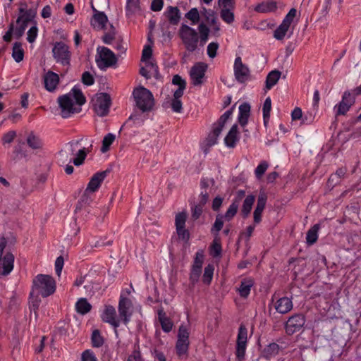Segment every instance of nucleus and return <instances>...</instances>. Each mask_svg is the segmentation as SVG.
<instances>
[{"instance_id":"52","label":"nucleus","mask_w":361,"mask_h":361,"mask_svg":"<svg viewBox=\"0 0 361 361\" xmlns=\"http://www.w3.org/2000/svg\"><path fill=\"white\" fill-rule=\"evenodd\" d=\"M269 164L267 161H262L257 167L255 169V173L256 177L259 179L264 175L267 169H268Z\"/></svg>"},{"instance_id":"17","label":"nucleus","mask_w":361,"mask_h":361,"mask_svg":"<svg viewBox=\"0 0 361 361\" xmlns=\"http://www.w3.org/2000/svg\"><path fill=\"white\" fill-rule=\"evenodd\" d=\"M110 172L109 170H105L103 171L97 172L94 173L90 178L87 186L85 189L86 192H94L100 187L102 183L104 181L108 173Z\"/></svg>"},{"instance_id":"18","label":"nucleus","mask_w":361,"mask_h":361,"mask_svg":"<svg viewBox=\"0 0 361 361\" xmlns=\"http://www.w3.org/2000/svg\"><path fill=\"white\" fill-rule=\"evenodd\" d=\"M15 257L11 252H6L0 259V275L8 276L13 269Z\"/></svg>"},{"instance_id":"19","label":"nucleus","mask_w":361,"mask_h":361,"mask_svg":"<svg viewBox=\"0 0 361 361\" xmlns=\"http://www.w3.org/2000/svg\"><path fill=\"white\" fill-rule=\"evenodd\" d=\"M101 317L104 322L110 324L115 329L120 325L119 319H116V309L112 305L105 306Z\"/></svg>"},{"instance_id":"44","label":"nucleus","mask_w":361,"mask_h":361,"mask_svg":"<svg viewBox=\"0 0 361 361\" xmlns=\"http://www.w3.org/2000/svg\"><path fill=\"white\" fill-rule=\"evenodd\" d=\"M224 216L221 214H218L216 216L215 222L211 229V232L215 235V236H217L219 234V232L222 229L224 226Z\"/></svg>"},{"instance_id":"13","label":"nucleus","mask_w":361,"mask_h":361,"mask_svg":"<svg viewBox=\"0 0 361 361\" xmlns=\"http://www.w3.org/2000/svg\"><path fill=\"white\" fill-rule=\"evenodd\" d=\"M189 346V333L184 326H180L178 330V341L176 345V353L178 356L185 355Z\"/></svg>"},{"instance_id":"56","label":"nucleus","mask_w":361,"mask_h":361,"mask_svg":"<svg viewBox=\"0 0 361 361\" xmlns=\"http://www.w3.org/2000/svg\"><path fill=\"white\" fill-rule=\"evenodd\" d=\"M297 10L294 8H291L289 12L286 16L285 18L282 21L285 23L286 25L290 26L292 22L293 21L294 18L296 16Z\"/></svg>"},{"instance_id":"30","label":"nucleus","mask_w":361,"mask_h":361,"mask_svg":"<svg viewBox=\"0 0 361 361\" xmlns=\"http://www.w3.org/2000/svg\"><path fill=\"white\" fill-rule=\"evenodd\" d=\"M319 230V225L314 224L312 227H311L307 233L306 236V242L308 245H312L315 243L318 239V231Z\"/></svg>"},{"instance_id":"20","label":"nucleus","mask_w":361,"mask_h":361,"mask_svg":"<svg viewBox=\"0 0 361 361\" xmlns=\"http://www.w3.org/2000/svg\"><path fill=\"white\" fill-rule=\"evenodd\" d=\"M267 196L264 192H261L258 196L257 206L253 213V221L255 224H258L262 221V214L265 208Z\"/></svg>"},{"instance_id":"57","label":"nucleus","mask_w":361,"mask_h":361,"mask_svg":"<svg viewBox=\"0 0 361 361\" xmlns=\"http://www.w3.org/2000/svg\"><path fill=\"white\" fill-rule=\"evenodd\" d=\"M82 82L86 85H92L94 82V79L90 72L85 71L82 75Z\"/></svg>"},{"instance_id":"28","label":"nucleus","mask_w":361,"mask_h":361,"mask_svg":"<svg viewBox=\"0 0 361 361\" xmlns=\"http://www.w3.org/2000/svg\"><path fill=\"white\" fill-rule=\"evenodd\" d=\"M255 200V196L253 195H247L244 200L241 209V212L244 218L247 217L250 214Z\"/></svg>"},{"instance_id":"12","label":"nucleus","mask_w":361,"mask_h":361,"mask_svg":"<svg viewBox=\"0 0 361 361\" xmlns=\"http://www.w3.org/2000/svg\"><path fill=\"white\" fill-rule=\"evenodd\" d=\"M207 68V64L203 62L196 63L191 68L190 75L193 85L200 86L203 84Z\"/></svg>"},{"instance_id":"36","label":"nucleus","mask_w":361,"mask_h":361,"mask_svg":"<svg viewBox=\"0 0 361 361\" xmlns=\"http://www.w3.org/2000/svg\"><path fill=\"white\" fill-rule=\"evenodd\" d=\"M36 16V10L35 9H28L25 11V13L20 15L16 20V23L19 24L21 22H24L26 24H28L30 21H31Z\"/></svg>"},{"instance_id":"51","label":"nucleus","mask_w":361,"mask_h":361,"mask_svg":"<svg viewBox=\"0 0 361 361\" xmlns=\"http://www.w3.org/2000/svg\"><path fill=\"white\" fill-rule=\"evenodd\" d=\"M187 219L186 212H180L176 214L175 219L176 228H181L185 226V221Z\"/></svg>"},{"instance_id":"2","label":"nucleus","mask_w":361,"mask_h":361,"mask_svg":"<svg viewBox=\"0 0 361 361\" xmlns=\"http://www.w3.org/2000/svg\"><path fill=\"white\" fill-rule=\"evenodd\" d=\"M56 290V281L50 275L38 274L32 281V288L30 295L47 298L54 293Z\"/></svg>"},{"instance_id":"61","label":"nucleus","mask_w":361,"mask_h":361,"mask_svg":"<svg viewBox=\"0 0 361 361\" xmlns=\"http://www.w3.org/2000/svg\"><path fill=\"white\" fill-rule=\"evenodd\" d=\"M171 106L172 110L174 112H176V113L181 112L183 107H182V102L180 100V99L173 98L171 101Z\"/></svg>"},{"instance_id":"38","label":"nucleus","mask_w":361,"mask_h":361,"mask_svg":"<svg viewBox=\"0 0 361 361\" xmlns=\"http://www.w3.org/2000/svg\"><path fill=\"white\" fill-rule=\"evenodd\" d=\"M234 7H223L221 11V18L227 23H231L234 20V14L231 10Z\"/></svg>"},{"instance_id":"34","label":"nucleus","mask_w":361,"mask_h":361,"mask_svg":"<svg viewBox=\"0 0 361 361\" xmlns=\"http://www.w3.org/2000/svg\"><path fill=\"white\" fill-rule=\"evenodd\" d=\"M27 143L30 147L33 149H40L42 147V142L39 137L31 132L27 137Z\"/></svg>"},{"instance_id":"47","label":"nucleus","mask_w":361,"mask_h":361,"mask_svg":"<svg viewBox=\"0 0 361 361\" xmlns=\"http://www.w3.org/2000/svg\"><path fill=\"white\" fill-rule=\"evenodd\" d=\"M185 18L192 21V25L197 24L200 20V14L197 8H191L186 14Z\"/></svg>"},{"instance_id":"63","label":"nucleus","mask_w":361,"mask_h":361,"mask_svg":"<svg viewBox=\"0 0 361 361\" xmlns=\"http://www.w3.org/2000/svg\"><path fill=\"white\" fill-rule=\"evenodd\" d=\"M176 232L180 238L182 240H188L189 239V232L187 229H185V226L181 228H176Z\"/></svg>"},{"instance_id":"14","label":"nucleus","mask_w":361,"mask_h":361,"mask_svg":"<svg viewBox=\"0 0 361 361\" xmlns=\"http://www.w3.org/2000/svg\"><path fill=\"white\" fill-rule=\"evenodd\" d=\"M233 68L235 78L238 82L244 83L250 79V69L245 64L243 63L240 56L235 58Z\"/></svg>"},{"instance_id":"55","label":"nucleus","mask_w":361,"mask_h":361,"mask_svg":"<svg viewBox=\"0 0 361 361\" xmlns=\"http://www.w3.org/2000/svg\"><path fill=\"white\" fill-rule=\"evenodd\" d=\"M80 361H97V359L92 350H86L82 353Z\"/></svg>"},{"instance_id":"50","label":"nucleus","mask_w":361,"mask_h":361,"mask_svg":"<svg viewBox=\"0 0 361 361\" xmlns=\"http://www.w3.org/2000/svg\"><path fill=\"white\" fill-rule=\"evenodd\" d=\"M219 47V44L216 42H211L208 44L207 48V53L209 58L214 59L216 57Z\"/></svg>"},{"instance_id":"24","label":"nucleus","mask_w":361,"mask_h":361,"mask_svg":"<svg viewBox=\"0 0 361 361\" xmlns=\"http://www.w3.org/2000/svg\"><path fill=\"white\" fill-rule=\"evenodd\" d=\"M254 285V281L250 278H246L241 281L240 287L238 288L239 295L244 298H246L250 293L251 288Z\"/></svg>"},{"instance_id":"4","label":"nucleus","mask_w":361,"mask_h":361,"mask_svg":"<svg viewBox=\"0 0 361 361\" xmlns=\"http://www.w3.org/2000/svg\"><path fill=\"white\" fill-rule=\"evenodd\" d=\"M133 94L136 106L142 112L149 111L154 105V99L152 93L144 87L135 88Z\"/></svg>"},{"instance_id":"15","label":"nucleus","mask_w":361,"mask_h":361,"mask_svg":"<svg viewBox=\"0 0 361 361\" xmlns=\"http://www.w3.org/2000/svg\"><path fill=\"white\" fill-rule=\"evenodd\" d=\"M132 308V301L128 298L121 296L118 310L120 319L125 324H127L130 319L133 313Z\"/></svg>"},{"instance_id":"23","label":"nucleus","mask_w":361,"mask_h":361,"mask_svg":"<svg viewBox=\"0 0 361 361\" xmlns=\"http://www.w3.org/2000/svg\"><path fill=\"white\" fill-rule=\"evenodd\" d=\"M238 140L239 137L238 136V126L235 124L231 127L229 132L226 135L224 139V142L228 147L233 148L235 147V145Z\"/></svg>"},{"instance_id":"62","label":"nucleus","mask_w":361,"mask_h":361,"mask_svg":"<svg viewBox=\"0 0 361 361\" xmlns=\"http://www.w3.org/2000/svg\"><path fill=\"white\" fill-rule=\"evenodd\" d=\"M64 260L63 257L59 256L56 258L55 261V269L56 274L59 276L61 275L63 267Z\"/></svg>"},{"instance_id":"48","label":"nucleus","mask_w":361,"mask_h":361,"mask_svg":"<svg viewBox=\"0 0 361 361\" xmlns=\"http://www.w3.org/2000/svg\"><path fill=\"white\" fill-rule=\"evenodd\" d=\"M201 274L202 269L192 267L190 274V281L192 285H195L199 281Z\"/></svg>"},{"instance_id":"60","label":"nucleus","mask_w":361,"mask_h":361,"mask_svg":"<svg viewBox=\"0 0 361 361\" xmlns=\"http://www.w3.org/2000/svg\"><path fill=\"white\" fill-rule=\"evenodd\" d=\"M37 30H38L36 26H32L27 31V39L30 43H32L35 40L37 35Z\"/></svg>"},{"instance_id":"41","label":"nucleus","mask_w":361,"mask_h":361,"mask_svg":"<svg viewBox=\"0 0 361 361\" xmlns=\"http://www.w3.org/2000/svg\"><path fill=\"white\" fill-rule=\"evenodd\" d=\"M91 341L92 345L94 348H99L104 344V338L98 329H95L92 331Z\"/></svg>"},{"instance_id":"35","label":"nucleus","mask_w":361,"mask_h":361,"mask_svg":"<svg viewBox=\"0 0 361 361\" xmlns=\"http://www.w3.org/2000/svg\"><path fill=\"white\" fill-rule=\"evenodd\" d=\"M12 56L17 63H19L23 60L24 51L22 48L21 43H14L13 47Z\"/></svg>"},{"instance_id":"5","label":"nucleus","mask_w":361,"mask_h":361,"mask_svg":"<svg viewBox=\"0 0 361 361\" xmlns=\"http://www.w3.org/2000/svg\"><path fill=\"white\" fill-rule=\"evenodd\" d=\"M92 104L94 112L99 116H105L109 114L111 99L109 94L100 92L94 96Z\"/></svg>"},{"instance_id":"27","label":"nucleus","mask_w":361,"mask_h":361,"mask_svg":"<svg viewBox=\"0 0 361 361\" xmlns=\"http://www.w3.org/2000/svg\"><path fill=\"white\" fill-rule=\"evenodd\" d=\"M165 15L171 25H176L180 21V11L177 7H168Z\"/></svg>"},{"instance_id":"33","label":"nucleus","mask_w":361,"mask_h":361,"mask_svg":"<svg viewBox=\"0 0 361 361\" xmlns=\"http://www.w3.org/2000/svg\"><path fill=\"white\" fill-rule=\"evenodd\" d=\"M199 31V43L200 46H204L208 40L209 29L204 23H201L198 26Z\"/></svg>"},{"instance_id":"10","label":"nucleus","mask_w":361,"mask_h":361,"mask_svg":"<svg viewBox=\"0 0 361 361\" xmlns=\"http://www.w3.org/2000/svg\"><path fill=\"white\" fill-rule=\"evenodd\" d=\"M305 317L302 314H295L285 323V331L288 335H293L300 331L305 324Z\"/></svg>"},{"instance_id":"22","label":"nucleus","mask_w":361,"mask_h":361,"mask_svg":"<svg viewBox=\"0 0 361 361\" xmlns=\"http://www.w3.org/2000/svg\"><path fill=\"white\" fill-rule=\"evenodd\" d=\"M274 307L277 312L285 314L292 310L293 304L291 298L282 297L276 301Z\"/></svg>"},{"instance_id":"40","label":"nucleus","mask_w":361,"mask_h":361,"mask_svg":"<svg viewBox=\"0 0 361 361\" xmlns=\"http://www.w3.org/2000/svg\"><path fill=\"white\" fill-rule=\"evenodd\" d=\"M90 152L88 149L85 147L78 150L76 154V157L73 160V163L75 166H80L84 163V161L87 157V153Z\"/></svg>"},{"instance_id":"11","label":"nucleus","mask_w":361,"mask_h":361,"mask_svg":"<svg viewBox=\"0 0 361 361\" xmlns=\"http://www.w3.org/2000/svg\"><path fill=\"white\" fill-rule=\"evenodd\" d=\"M247 341V330L245 325L241 324L238 329L236 341L235 355L238 361H242L245 357Z\"/></svg>"},{"instance_id":"64","label":"nucleus","mask_w":361,"mask_h":361,"mask_svg":"<svg viewBox=\"0 0 361 361\" xmlns=\"http://www.w3.org/2000/svg\"><path fill=\"white\" fill-rule=\"evenodd\" d=\"M151 352L154 358L158 361H166L165 355L162 352L158 350L157 348L152 349Z\"/></svg>"},{"instance_id":"46","label":"nucleus","mask_w":361,"mask_h":361,"mask_svg":"<svg viewBox=\"0 0 361 361\" xmlns=\"http://www.w3.org/2000/svg\"><path fill=\"white\" fill-rule=\"evenodd\" d=\"M139 1L140 0H127V15L133 14L139 10Z\"/></svg>"},{"instance_id":"8","label":"nucleus","mask_w":361,"mask_h":361,"mask_svg":"<svg viewBox=\"0 0 361 361\" xmlns=\"http://www.w3.org/2000/svg\"><path fill=\"white\" fill-rule=\"evenodd\" d=\"M99 3L106 5L107 0H92L91 6L94 12L92 19L91 25L96 30H102L105 27V25L108 20L107 16L104 12L98 11L96 9V6L100 7Z\"/></svg>"},{"instance_id":"53","label":"nucleus","mask_w":361,"mask_h":361,"mask_svg":"<svg viewBox=\"0 0 361 361\" xmlns=\"http://www.w3.org/2000/svg\"><path fill=\"white\" fill-rule=\"evenodd\" d=\"M204 262V254L203 251L199 250L196 252L194 262L192 267L202 269V264Z\"/></svg>"},{"instance_id":"58","label":"nucleus","mask_w":361,"mask_h":361,"mask_svg":"<svg viewBox=\"0 0 361 361\" xmlns=\"http://www.w3.org/2000/svg\"><path fill=\"white\" fill-rule=\"evenodd\" d=\"M203 207L204 206L201 204H197L192 207V218L194 220H197V219L200 218L203 212Z\"/></svg>"},{"instance_id":"37","label":"nucleus","mask_w":361,"mask_h":361,"mask_svg":"<svg viewBox=\"0 0 361 361\" xmlns=\"http://www.w3.org/2000/svg\"><path fill=\"white\" fill-rule=\"evenodd\" d=\"M214 271V267L213 264H209L205 267L202 276L203 283L207 285L210 284L213 278Z\"/></svg>"},{"instance_id":"43","label":"nucleus","mask_w":361,"mask_h":361,"mask_svg":"<svg viewBox=\"0 0 361 361\" xmlns=\"http://www.w3.org/2000/svg\"><path fill=\"white\" fill-rule=\"evenodd\" d=\"M116 139V136L112 133H108L106 135L102 140V146L101 151L106 152L109 149L111 145L114 142Z\"/></svg>"},{"instance_id":"31","label":"nucleus","mask_w":361,"mask_h":361,"mask_svg":"<svg viewBox=\"0 0 361 361\" xmlns=\"http://www.w3.org/2000/svg\"><path fill=\"white\" fill-rule=\"evenodd\" d=\"M75 309L79 314H85L91 310L92 305L86 298H80L75 304Z\"/></svg>"},{"instance_id":"1","label":"nucleus","mask_w":361,"mask_h":361,"mask_svg":"<svg viewBox=\"0 0 361 361\" xmlns=\"http://www.w3.org/2000/svg\"><path fill=\"white\" fill-rule=\"evenodd\" d=\"M75 104L79 106L84 104L86 102L85 97L81 90L74 87L68 94L60 96L58 98V103L61 108V115L63 118H66L70 117L75 113L80 111V108L75 106Z\"/></svg>"},{"instance_id":"21","label":"nucleus","mask_w":361,"mask_h":361,"mask_svg":"<svg viewBox=\"0 0 361 361\" xmlns=\"http://www.w3.org/2000/svg\"><path fill=\"white\" fill-rule=\"evenodd\" d=\"M43 79L44 87L49 92H54L59 83V75L51 71H47L44 74Z\"/></svg>"},{"instance_id":"59","label":"nucleus","mask_w":361,"mask_h":361,"mask_svg":"<svg viewBox=\"0 0 361 361\" xmlns=\"http://www.w3.org/2000/svg\"><path fill=\"white\" fill-rule=\"evenodd\" d=\"M18 25V26L13 30V32L16 38H20L24 34V32L27 26V24H26L24 22H21Z\"/></svg>"},{"instance_id":"32","label":"nucleus","mask_w":361,"mask_h":361,"mask_svg":"<svg viewBox=\"0 0 361 361\" xmlns=\"http://www.w3.org/2000/svg\"><path fill=\"white\" fill-rule=\"evenodd\" d=\"M280 350L279 345L276 343H269L263 350V355L267 359L276 356Z\"/></svg>"},{"instance_id":"29","label":"nucleus","mask_w":361,"mask_h":361,"mask_svg":"<svg viewBox=\"0 0 361 361\" xmlns=\"http://www.w3.org/2000/svg\"><path fill=\"white\" fill-rule=\"evenodd\" d=\"M281 73L279 71H271L266 78V88L270 90L274 87L280 79Z\"/></svg>"},{"instance_id":"25","label":"nucleus","mask_w":361,"mask_h":361,"mask_svg":"<svg viewBox=\"0 0 361 361\" xmlns=\"http://www.w3.org/2000/svg\"><path fill=\"white\" fill-rule=\"evenodd\" d=\"M277 9L276 2L274 1H263L255 7V11L258 13L274 12Z\"/></svg>"},{"instance_id":"26","label":"nucleus","mask_w":361,"mask_h":361,"mask_svg":"<svg viewBox=\"0 0 361 361\" xmlns=\"http://www.w3.org/2000/svg\"><path fill=\"white\" fill-rule=\"evenodd\" d=\"M158 318L163 331L165 332L171 331L173 327V323L166 316L162 307L158 310Z\"/></svg>"},{"instance_id":"49","label":"nucleus","mask_w":361,"mask_h":361,"mask_svg":"<svg viewBox=\"0 0 361 361\" xmlns=\"http://www.w3.org/2000/svg\"><path fill=\"white\" fill-rule=\"evenodd\" d=\"M126 361H142L139 345H135L132 354L128 357Z\"/></svg>"},{"instance_id":"54","label":"nucleus","mask_w":361,"mask_h":361,"mask_svg":"<svg viewBox=\"0 0 361 361\" xmlns=\"http://www.w3.org/2000/svg\"><path fill=\"white\" fill-rule=\"evenodd\" d=\"M202 14L204 16L207 21L211 24L216 23V17L214 12L212 10H207L203 8Z\"/></svg>"},{"instance_id":"9","label":"nucleus","mask_w":361,"mask_h":361,"mask_svg":"<svg viewBox=\"0 0 361 361\" xmlns=\"http://www.w3.org/2000/svg\"><path fill=\"white\" fill-rule=\"evenodd\" d=\"M53 56L57 63L63 66L70 65L71 51L69 47L64 42H56L52 49Z\"/></svg>"},{"instance_id":"16","label":"nucleus","mask_w":361,"mask_h":361,"mask_svg":"<svg viewBox=\"0 0 361 361\" xmlns=\"http://www.w3.org/2000/svg\"><path fill=\"white\" fill-rule=\"evenodd\" d=\"M355 96L353 92L345 91L343 93L342 100L335 106L336 116L345 115L348 111L355 102Z\"/></svg>"},{"instance_id":"6","label":"nucleus","mask_w":361,"mask_h":361,"mask_svg":"<svg viewBox=\"0 0 361 361\" xmlns=\"http://www.w3.org/2000/svg\"><path fill=\"white\" fill-rule=\"evenodd\" d=\"M233 108L234 106L226 111L223 115L221 116L217 123L214 124L212 133L209 134L205 140L206 145L209 147L216 144L218 137L221 134L226 122L233 114Z\"/></svg>"},{"instance_id":"42","label":"nucleus","mask_w":361,"mask_h":361,"mask_svg":"<svg viewBox=\"0 0 361 361\" xmlns=\"http://www.w3.org/2000/svg\"><path fill=\"white\" fill-rule=\"evenodd\" d=\"M221 245L220 243V240L217 236H215L214 240L212 242V244L211 245V255L214 257H218L221 256Z\"/></svg>"},{"instance_id":"45","label":"nucleus","mask_w":361,"mask_h":361,"mask_svg":"<svg viewBox=\"0 0 361 361\" xmlns=\"http://www.w3.org/2000/svg\"><path fill=\"white\" fill-rule=\"evenodd\" d=\"M238 203L237 201H233L227 209L224 218L227 221H230L236 214L238 209Z\"/></svg>"},{"instance_id":"7","label":"nucleus","mask_w":361,"mask_h":361,"mask_svg":"<svg viewBox=\"0 0 361 361\" xmlns=\"http://www.w3.org/2000/svg\"><path fill=\"white\" fill-rule=\"evenodd\" d=\"M96 63L101 70L114 66L117 62V59L114 53L107 47H103L97 49L96 56Z\"/></svg>"},{"instance_id":"39","label":"nucleus","mask_w":361,"mask_h":361,"mask_svg":"<svg viewBox=\"0 0 361 361\" xmlns=\"http://www.w3.org/2000/svg\"><path fill=\"white\" fill-rule=\"evenodd\" d=\"M289 27V25L282 22L274 31V37L278 40H282L286 35Z\"/></svg>"},{"instance_id":"3","label":"nucleus","mask_w":361,"mask_h":361,"mask_svg":"<svg viewBox=\"0 0 361 361\" xmlns=\"http://www.w3.org/2000/svg\"><path fill=\"white\" fill-rule=\"evenodd\" d=\"M178 36L188 51H196L199 44V33L194 28L182 24L178 30Z\"/></svg>"}]
</instances>
